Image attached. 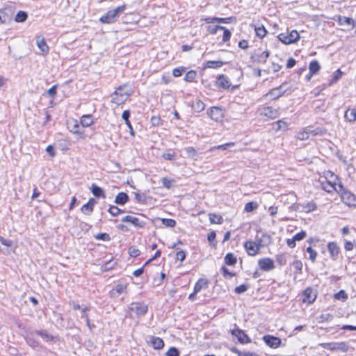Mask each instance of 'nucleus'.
<instances>
[{
    "mask_svg": "<svg viewBox=\"0 0 356 356\" xmlns=\"http://www.w3.org/2000/svg\"><path fill=\"white\" fill-rule=\"evenodd\" d=\"M185 151L190 157H193L197 154L196 149L193 147H188L185 149Z\"/></svg>",
    "mask_w": 356,
    "mask_h": 356,
    "instance_id": "60",
    "label": "nucleus"
},
{
    "mask_svg": "<svg viewBox=\"0 0 356 356\" xmlns=\"http://www.w3.org/2000/svg\"><path fill=\"white\" fill-rule=\"evenodd\" d=\"M13 11L10 6L0 9V22L1 24L9 23L12 20Z\"/></svg>",
    "mask_w": 356,
    "mask_h": 356,
    "instance_id": "14",
    "label": "nucleus"
},
{
    "mask_svg": "<svg viewBox=\"0 0 356 356\" xmlns=\"http://www.w3.org/2000/svg\"><path fill=\"white\" fill-rule=\"evenodd\" d=\"M133 194H134L135 200L138 202H144L145 201V196L144 194H142V193H140L138 192H134Z\"/></svg>",
    "mask_w": 356,
    "mask_h": 356,
    "instance_id": "59",
    "label": "nucleus"
},
{
    "mask_svg": "<svg viewBox=\"0 0 356 356\" xmlns=\"http://www.w3.org/2000/svg\"><path fill=\"white\" fill-rule=\"evenodd\" d=\"M231 333L233 336L236 337L241 343H248L250 342L249 337L240 329L232 330Z\"/></svg>",
    "mask_w": 356,
    "mask_h": 356,
    "instance_id": "19",
    "label": "nucleus"
},
{
    "mask_svg": "<svg viewBox=\"0 0 356 356\" xmlns=\"http://www.w3.org/2000/svg\"><path fill=\"white\" fill-rule=\"evenodd\" d=\"M258 264L260 268L264 271H269L275 268V264L273 259L270 258H263L259 260Z\"/></svg>",
    "mask_w": 356,
    "mask_h": 356,
    "instance_id": "17",
    "label": "nucleus"
},
{
    "mask_svg": "<svg viewBox=\"0 0 356 356\" xmlns=\"http://www.w3.org/2000/svg\"><path fill=\"white\" fill-rule=\"evenodd\" d=\"M334 297L335 299L341 300L342 301H345L348 299V295L343 290H341L338 293H335Z\"/></svg>",
    "mask_w": 356,
    "mask_h": 356,
    "instance_id": "51",
    "label": "nucleus"
},
{
    "mask_svg": "<svg viewBox=\"0 0 356 356\" xmlns=\"http://www.w3.org/2000/svg\"><path fill=\"white\" fill-rule=\"evenodd\" d=\"M332 19L337 21L339 25H343L346 24L348 25H351L353 28L356 27V22L350 17L337 15Z\"/></svg>",
    "mask_w": 356,
    "mask_h": 356,
    "instance_id": "23",
    "label": "nucleus"
},
{
    "mask_svg": "<svg viewBox=\"0 0 356 356\" xmlns=\"http://www.w3.org/2000/svg\"><path fill=\"white\" fill-rule=\"evenodd\" d=\"M316 298V293L311 289L307 288L303 293V302L308 304L312 303Z\"/></svg>",
    "mask_w": 356,
    "mask_h": 356,
    "instance_id": "24",
    "label": "nucleus"
},
{
    "mask_svg": "<svg viewBox=\"0 0 356 356\" xmlns=\"http://www.w3.org/2000/svg\"><path fill=\"white\" fill-rule=\"evenodd\" d=\"M149 343L156 350H160L164 346L163 341L159 337H152L149 339Z\"/></svg>",
    "mask_w": 356,
    "mask_h": 356,
    "instance_id": "29",
    "label": "nucleus"
},
{
    "mask_svg": "<svg viewBox=\"0 0 356 356\" xmlns=\"http://www.w3.org/2000/svg\"><path fill=\"white\" fill-rule=\"evenodd\" d=\"M306 251L309 254V259L312 262H315L317 257V252L316 250H313L311 247H308Z\"/></svg>",
    "mask_w": 356,
    "mask_h": 356,
    "instance_id": "55",
    "label": "nucleus"
},
{
    "mask_svg": "<svg viewBox=\"0 0 356 356\" xmlns=\"http://www.w3.org/2000/svg\"><path fill=\"white\" fill-rule=\"evenodd\" d=\"M339 189L337 191L341 201L350 209L356 208V195L350 191L343 187L342 184H339Z\"/></svg>",
    "mask_w": 356,
    "mask_h": 356,
    "instance_id": "4",
    "label": "nucleus"
},
{
    "mask_svg": "<svg viewBox=\"0 0 356 356\" xmlns=\"http://www.w3.org/2000/svg\"><path fill=\"white\" fill-rule=\"evenodd\" d=\"M179 353L176 348H170L166 353V356H179Z\"/></svg>",
    "mask_w": 356,
    "mask_h": 356,
    "instance_id": "64",
    "label": "nucleus"
},
{
    "mask_svg": "<svg viewBox=\"0 0 356 356\" xmlns=\"http://www.w3.org/2000/svg\"><path fill=\"white\" fill-rule=\"evenodd\" d=\"M309 127V135L310 136H322L326 133V130L325 129L317 127L316 129H312L311 126H308Z\"/></svg>",
    "mask_w": 356,
    "mask_h": 356,
    "instance_id": "40",
    "label": "nucleus"
},
{
    "mask_svg": "<svg viewBox=\"0 0 356 356\" xmlns=\"http://www.w3.org/2000/svg\"><path fill=\"white\" fill-rule=\"evenodd\" d=\"M129 199L126 193L120 192L115 196V202L118 204L124 205L129 201Z\"/></svg>",
    "mask_w": 356,
    "mask_h": 356,
    "instance_id": "33",
    "label": "nucleus"
},
{
    "mask_svg": "<svg viewBox=\"0 0 356 356\" xmlns=\"http://www.w3.org/2000/svg\"><path fill=\"white\" fill-rule=\"evenodd\" d=\"M277 127L275 128V131L280 130H286L288 128V123L284 120H278L276 122Z\"/></svg>",
    "mask_w": 356,
    "mask_h": 356,
    "instance_id": "53",
    "label": "nucleus"
},
{
    "mask_svg": "<svg viewBox=\"0 0 356 356\" xmlns=\"http://www.w3.org/2000/svg\"><path fill=\"white\" fill-rule=\"evenodd\" d=\"M28 17L27 13L24 11L20 10L19 11L15 17V21L16 22L22 23L26 20Z\"/></svg>",
    "mask_w": 356,
    "mask_h": 356,
    "instance_id": "46",
    "label": "nucleus"
},
{
    "mask_svg": "<svg viewBox=\"0 0 356 356\" xmlns=\"http://www.w3.org/2000/svg\"><path fill=\"white\" fill-rule=\"evenodd\" d=\"M186 68L184 66L174 68L172 71V76L174 77H179L186 71Z\"/></svg>",
    "mask_w": 356,
    "mask_h": 356,
    "instance_id": "50",
    "label": "nucleus"
},
{
    "mask_svg": "<svg viewBox=\"0 0 356 356\" xmlns=\"http://www.w3.org/2000/svg\"><path fill=\"white\" fill-rule=\"evenodd\" d=\"M36 44L38 49L40 50L41 54L43 56H47L49 52V47L47 44L45 39L42 35H38L36 38Z\"/></svg>",
    "mask_w": 356,
    "mask_h": 356,
    "instance_id": "16",
    "label": "nucleus"
},
{
    "mask_svg": "<svg viewBox=\"0 0 356 356\" xmlns=\"http://www.w3.org/2000/svg\"><path fill=\"white\" fill-rule=\"evenodd\" d=\"M321 188L327 193L337 192V186L341 184L340 178L331 170H324L318 178Z\"/></svg>",
    "mask_w": 356,
    "mask_h": 356,
    "instance_id": "1",
    "label": "nucleus"
},
{
    "mask_svg": "<svg viewBox=\"0 0 356 356\" xmlns=\"http://www.w3.org/2000/svg\"><path fill=\"white\" fill-rule=\"evenodd\" d=\"M27 343L32 348H36L40 346V343L34 339V333H30L26 338Z\"/></svg>",
    "mask_w": 356,
    "mask_h": 356,
    "instance_id": "41",
    "label": "nucleus"
},
{
    "mask_svg": "<svg viewBox=\"0 0 356 356\" xmlns=\"http://www.w3.org/2000/svg\"><path fill=\"white\" fill-rule=\"evenodd\" d=\"M319 346L332 351L339 350L346 353L349 350V346L346 342L322 343Z\"/></svg>",
    "mask_w": 356,
    "mask_h": 356,
    "instance_id": "10",
    "label": "nucleus"
},
{
    "mask_svg": "<svg viewBox=\"0 0 356 356\" xmlns=\"http://www.w3.org/2000/svg\"><path fill=\"white\" fill-rule=\"evenodd\" d=\"M35 334L40 336L43 340L47 342H49L53 339L52 336L49 334L46 330H37L35 332Z\"/></svg>",
    "mask_w": 356,
    "mask_h": 356,
    "instance_id": "44",
    "label": "nucleus"
},
{
    "mask_svg": "<svg viewBox=\"0 0 356 356\" xmlns=\"http://www.w3.org/2000/svg\"><path fill=\"white\" fill-rule=\"evenodd\" d=\"M69 131L78 139L86 140L88 138L85 128L76 120H73V125L69 127Z\"/></svg>",
    "mask_w": 356,
    "mask_h": 356,
    "instance_id": "9",
    "label": "nucleus"
},
{
    "mask_svg": "<svg viewBox=\"0 0 356 356\" xmlns=\"http://www.w3.org/2000/svg\"><path fill=\"white\" fill-rule=\"evenodd\" d=\"M210 119L217 122H222L225 118V109L220 106H211L207 111Z\"/></svg>",
    "mask_w": 356,
    "mask_h": 356,
    "instance_id": "8",
    "label": "nucleus"
},
{
    "mask_svg": "<svg viewBox=\"0 0 356 356\" xmlns=\"http://www.w3.org/2000/svg\"><path fill=\"white\" fill-rule=\"evenodd\" d=\"M162 157L165 159V160H168V161H172V160H175V157H176V154L175 152H172V153H163L162 154Z\"/></svg>",
    "mask_w": 356,
    "mask_h": 356,
    "instance_id": "63",
    "label": "nucleus"
},
{
    "mask_svg": "<svg viewBox=\"0 0 356 356\" xmlns=\"http://www.w3.org/2000/svg\"><path fill=\"white\" fill-rule=\"evenodd\" d=\"M173 180L168 179L167 177H163L161 179V182L164 187L166 188H170L172 186Z\"/></svg>",
    "mask_w": 356,
    "mask_h": 356,
    "instance_id": "58",
    "label": "nucleus"
},
{
    "mask_svg": "<svg viewBox=\"0 0 356 356\" xmlns=\"http://www.w3.org/2000/svg\"><path fill=\"white\" fill-rule=\"evenodd\" d=\"M191 107L195 112L200 113L205 108V104L199 99L192 102Z\"/></svg>",
    "mask_w": 356,
    "mask_h": 356,
    "instance_id": "32",
    "label": "nucleus"
},
{
    "mask_svg": "<svg viewBox=\"0 0 356 356\" xmlns=\"http://www.w3.org/2000/svg\"><path fill=\"white\" fill-rule=\"evenodd\" d=\"M232 352L237 354L238 356H259L256 353L250 351H240L236 348H233Z\"/></svg>",
    "mask_w": 356,
    "mask_h": 356,
    "instance_id": "49",
    "label": "nucleus"
},
{
    "mask_svg": "<svg viewBox=\"0 0 356 356\" xmlns=\"http://www.w3.org/2000/svg\"><path fill=\"white\" fill-rule=\"evenodd\" d=\"M97 204V201L95 200V199L91 197L88 200V202L84 204L81 208V211L82 213H83L84 215H90L93 210H94V207L95 205Z\"/></svg>",
    "mask_w": 356,
    "mask_h": 356,
    "instance_id": "18",
    "label": "nucleus"
},
{
    "mask_svg": "<svg viewBox=\"0 0 356 356\" xmlns=\"http://www.w3.org/2000/svg\"><path fill=\"white\" fill-rule=\"evenodd\" d=\"M259 205L256 202H247L244 206V211L246 212H252V211L257 209Z\"/></svg>",
    "mask_w": 356,
    "mask_h": 356,
    "instance_id": "47",
    "label": "nucleus"
},
{
    "mask_svg": "<svg viewBox=\"0 0 356 356\" xmlns=\"http://www.w3.org/2000/svg\"><path fill=\"white\" fill-rule=\"evenodd\" d=\"M251 26L254 29L256 36L259 39L262 40L267 35L268 31L264 25L256 26L252 24Z\"/></svg>",
    "mask_w": 356,
    "mask_h": 356,
    "instance_id": "26",
    "label": "nucleus"
},
{
    "mask_svg": "<svg viewBox=\"0 0 356 356\" xmlns=\"http://www.w3.org/2000/svg\"><path fill=\"white\" fill-rule=\"evenodd\" d=\"M264 342L270 348H278L281 344V340L278 337L271 335H266L263 337Z\"/></svg>",
    "mask_w": 356,
    "mask_h": 356,
    "instance_id": "20",
    "label": "nucleus"
},
{
    "mask_svg": "<svg viewBox=\"0 0 356 356\" xmlns=\"http://www.w3.org/2000/svg\"><path fill=\"white\" fill-rule=\"evenodd\" d=\"M140 250L135 246H131L129 249V254L132 257H136L140 254Z\"/></svg>",
    "mask_w": 356,
    "mask_h": 356,
    "instance_id": "57",
    "label": "nucleus"
},
{
    "mask_svg": "<svg viewBox=\"0 0 356 356\" xmlns=\"http://www.w3.org/2000/svg\"><path fill=\"white\" fill-rule=\"evenodd\" d=\"M127 286L124 284H118L112 291H111V296L113 298L118 297L121 293H125Z\"/></svg>",
    "mask_w": 356,
    "mask_h": 356,
    "instance_id": "34",
    "label": "nucleus"
},
{
    "mask_svg": "<svg viewBox=\"0 0 356 356\" xmlns=\"http://www.w3.org/2000/svg\"><path fill=\"white\" fill-rule=\"evenodd\" d=\"M343 72L338 69L337 70L332 74V79L330 80L328 83V86H332V84L337 83L342 76Z\"/></svg>",
    "mask_w": 356,
    "mask_h": 356,
    "instance_id": "42",
    "label": "nucleus"
},
{
    "mask_svg": "<svg viewBox=\"0 0 356 356\" xmlns=\"http://www.w3.org/2000/svg\"><path fill=\"white\" fill-rule=\"evenodd\" d=\"M328 251L332 258H336L339 254V247L336 243L330 242L327 245Z\"/></svg>",
    "mask_w": 356,
    "mask_h": 356,
    "instance_id": "38",
    "label": "nucleus"
},
{
    "mask_svg": "<svg viewBox=\"0 0 356 356\" xmlns=\"http://www.w3.org/2000/svg\"><path fill=\"white\" fill-rule=\"evenodd\" d=\"M202 22H204L206 24H231L236 22V18L231 16L228 17H207L201 19Z\"/></svg>",
    "mask_w": 356,
    "mask_h": 356,
    "instance_id": "11",
    "label": "nucleus"
},
{
    "mask_svg": "<svg viewBox=\"0 0 356 356\" xmlns=\"http://www.w3.org/2000/svg\"><path fill=\"white\" fill-rule=\"evenodd\" d=\"M236 261V257L232 253H227L225 257V262L227 265L233 266Z\"/></svg>",
    "mask_w": 356,
    "mask_h": 356,
    "instance_id": "45",
    "label": "nucleus"
},
{
    "mask_svg": "<svg viewBox=\"0 0 356 356\" xmlns=\"http://www.w3.org/2000/svg\"><path fill=\"white\" fill-rule=\"evenodd\" d=\"M15 247L13 241L7 240L0 236V251L4 254L14 252Z\"/></svg>",
    "mask_w": 356,
    "mask_h": 356,
    "instance_id": "13",
    "label": "nucleus"
},
{
    "mask_svg": "<svg viewBox=\"0 0 356 356\" xmlns=\"http://www.w3.org/2000/svg\"><path fill=\"white\" fill-rule=\"evenodd\" d=\"M151 124L154 127H159L162 124V120L159 115L152 116L150 119Z\"/></svg>",
    "mask_w": 356,
    "mask_h": 356,
    "instance_id": "54",
    "label": "nucleus"
},
{
    "mask_svg": "<svg viewBox=\"0 0 356 356\" xmlns=\"http://www.w3.org/2000/svg\"><path fill=\"white\" fill-rule=\"evenodd\" d=\"M277 39L282 43L289 45L297 42L300 39V33L296 30H291L288 33H281Z\"/></svg>",
    "mask_w": 356,
    "mask_h": 356,
    "instance_id": "6",
    "label": "nucleus"
},
{
    "mask_svg": "<svg viewBox=\"0 0 356 356\" xmlns=\"http://www.w3.org/2000/svg\"><path fill=\"white\" fill-rule=\"evenodd\" d=\"M234 145H235V143L229 142V143H225V144L213 146V147L210 148L209 151H213V150H215V149L225 150V149H227V147H233V146H234Z\"/></svg>",
    "mask_w": 356,
    "mask_h": 356,
    "instance_id": "48",
    "label": "nucleus"
},
{
    "mask_svg": "<svg viewBox=\"0 0 356 356\" xmlns=\"http://www.w3.org/2000/svg\"><path fill=\"white\" fill-rule=\"evenodd\" d=\"M90 191L92 195L97 198H105V192L101 187L98 186L95 184H92L90 187Z\"/></svg>",
    "mask_w": 356,
    "mask_h": 356,
    "instance_id": "27",
    "label": "nucleus"
},
{
    "mask_svg": "<svg viewBox=\"0 0 356 356\" xmlns=\"http://www.w3.org/2000/svg\"><path fill=\"white\" fill-rule=\"evenodd\" d=\"M285 92V90H282V86L274 88L271 89L268 93L267 95L270 96L273 99H276L282 96Z\"/></svg>",
    "mask_w": 356,
    "mask_h": 356,
    "instance_id": "30",
    "label": "nucleus"
},
{
    "mask_svg": "<svg viewBox=\"0 0 356 356\" xmlns=\"http://www.w3.org/2000/svg\"><path fill=\"white\" fill-rule=\"evenodd\" d=\"M126 84L118 86L113 92L111 102L116 106H121L125 104L131 96V92L125 91Z\"/></svg>",
    "mask_w": 356,
    "mask_h": 356,
    "instance_id": "5",
    "label": "nucleus"
},
{
    "mask_svg": "<svg viewBox=\"0 0 356 356\" xmlns=\"http://www.w3.org/2000/svg\"><path fill=\"white\" fill-rule=\"evenodd\" d=\"M79 123L84 128H87L95 124V120L91 114L83 115L79 119Z\"/></svg>",
    "mask_w": 356,
    "mask_h": 356,
    "instance_id": "25",
    "label": "nucleus"
},
{
    "mask_svg": "<svg viewBox=\"0 0 356 356\" xmlns=\"http://www.w3.org/2000/svg\"><path fill=\"white\" fill-rule=\"evenodd\" d=\"M238 46L240 49L246 50L249 48V42L247 40H241L238 43Z\"/></svg>",
    "mask_w": 356,
    "mask_h": 356,
    "instance_id": "62",
    "label": "nucleus"
},
{
    "mask_svg": "<svg viewBox=\"0 0 356 356\" xmlns=\"http://www.w3.org/2000/svg\"><path fill=\"white\" fill-rule=\"evenodd\" d=\"M94 237L95 238V239L99 241L102 240L104 241H108L111 240V237L109 234H108L107 233H99L95 234Z\"/></svg>",
    "mask_w": 356,
    "mask_h": 356,
    "instance_id": "52",
    "label": "nucleus"
},
{
    "mask_svg": "<svg viewBox=\"0 0 356 356\" xmlns=\"http://www.w3.org/2000/svg\"><path fill=\"white\" fill-rule=\"evenodd\" d=\"M308 130H309V127H307L300 129L296 134V138L300 140H307L309 138Z\"/></svg>",
    "mask_w": 356,
    "mask_h": 356,
    "instance_id": "39",
    "label": "nucleus"
},
{
    "mask_svg": "<svg viewBox=\"0 0 356 356\" xmlns=\"http://www.w3.org/2000/svg\"><path fill=\"white\" fill-rule=\"evenodd\" d=\"M321 68L319 62L317 60H312L309 64V71L310 76L318 74Z\"/></svg>",
    "mask_w": 356,
    "mask_h": 356,
    "instance_id": "28",
    "label": "nucleus"
},
{
    "mask_svg": "<svg viewBox=\"0 0 356 356\" xmlns=\"http://www.w3.org/2000/svg\"><path fill=\"white\" fill-rule=\"evenodd\" d=\"M216 236V232L213 231L209 232L207 235V239L213 247L216 245V242L215 241Z\"/></svg>",
    "mask_w": 356,
    "mask_h": 356,
    "instance_id": "56",
    "label": "nucleus"
},
{
    "mask_svg": "<svg viewBox=\"0 0 356 356\" xmlns=\"http://www.w3.org/2000/svg\"><path fill=\"white\" fill-rule=\"evenodd\" d=\"M129 309L137 315H144L147 311V307L145 304L132 303L129 307Z\"/></svg>",
    "mask_w": 356,
    "mask_h": 356,
    "instance_id": "22",
    "label": "nucleus"
},
{
    "mask_svg": "<svg viewBox=\"0 0 356 356\" xmlns=\"http://www.w3.org/2000/svg\"><path fill=\"white\" fill-rule=\"evenodd\" d=\"M259 111L260 115L265 117L266 120H273L279 115V111L272 106L260 107Z\"/></svg>",
    "mask_w": 356,
    "mask_h": 356,
    "instance_id": "12",
    "label": "nucleus"
},
{
    "mask_svg": "<svg viewBox=\"0 0 356 356\" xmlns=\"http://www.w3.org/2000/svg\"><path fill=\"white\" fill-rule=\"evenodd\" d=\"M206 30L208 35H215L218 31H222L221 41L220 42L219 44H225L227 46H229V41L232 38V32L227 27L220 24L208 25Z\"/></svg>",
    "mask_w": 356,
    "mask_h": 356,
    "instance_id": "3",
    "label": "nucleus"
},
{
    "mask_svg": "<svg viewBox=\"0 0 356 356\" xmlns=\"http://www.w3.org/2000/svg\"><path fill=\"white\" fill-rule=\"evenodd\" d=\"M216 85L218 88L228 90L231 87L229 78L225 74H220L218 76Z\"/></svg>",
    "mask_w": 356,
    "mask_h": 356,
    "instance_id": "21",
    "label": "nucleus"
},
{
    "mask_svg": "<svg viewBox=\"0 0 356 356\" xmlns=\"http://www.w3.org/2000/svg\"><path fill=\"white\" fill-rule=\"evenodd\" d=\"M225 64L221 60H208L204 63V68L217 69L222 67Z\"/></svg>",
    "mask_w": 356,
    "mask_h": 356,
    "instance_id": "37",
    "label": "nucleus"
},
{
    "mask_svg": "<svg viewBox=\"0 0 356 356\" xmlns=\"http://www.w3.org/2000/svg\"><path fill=\"white\" fill-rule=\"evenodd\" d=\"M344 118L350 122L356 121V108H348L345 112Z\"/></svg>",
    "mask_w": 356,
    "mask_h": 356,
    "instance_id": "31",
    "label": "nucleus"
},
{
    "mask_svg": "<svg viewBox=\"0 0 356 356\" xmlns=\"http://www.w3.org/2000/svg\"><path fill=\"white\" fill-rule=\"evenodd\" d=\"M302 207L304 211L307 213L314 211L317 208L316 204L314 201L305 203Z\"/></svg>",
    "mask_w": 356,
    "mask_h": 356,
    "instance_id": "43",
    "label": "nucleus"
},
{
    "mask_svg": "<svg viewBox=\"0 0 356 356\" xmlns=\"http://www.w3.org/2000/svg\"><path fill=\"white\" fill-rule=\"evenodd\" d=\"M270 54V52L269 50L266 49L262 51L261 48H259L252 53L250 60L254 64L264 65L266 63Z\"/></svg>",
    "mask_w": 356,
    "mask_h": 356,
    "instance_id": "7",
    "label": "nucleus"
},
{
    "mask_svg": "<svg viewBox=\"0 0 356 356\" xmlns=\"http://www.w3.org/2000/svg\"><path fill=\"white\" fill-rule=\"evenodd\" d=\"M244 248L250 256H255L260 250V244L249 241L244 243Z\"/></svg>",
    "mask_w": 356,
    "mask_h": 356,
    "instance_id": "15",
    "label": "nucleus"
},
{
    "mask_svg": "<svg viewBox=\"0 0 356 356\" xmlns=\"http://www.w3.org/2000/svg\"><path fill=\"white\" fill-rule=\"evenodd\" d=\"M197 76V71L194 70H191L186 72L184 76V80L187 83H193L195 81Z\"/></svg>",
    "mask_w": 356,
    "mask_h": 356,
    "instance_id": "35",
    "label": "nucleus"
},
{
    "mask_svg": "<svg viewBox=\"0 0 356 356\" xmlns=\"http://www.w3.org/2000/svg\"><path fill=\"white\" fill-rule=\"evenodd\" d=\"M108 211L113 216H116L121 213V210L116 206H111Z\"/></svg>",
    "mask_w": 356,
    "mask_h": 356,
    "instance_id": "61",
    "label": "nucleus"
},
{
    "mask_svg": "<svg viewBox=\"0 0 356 356\" xmlns=\"http://www.w3.org/2000/svg\"><path fill=\"white\" fill-rule=\"evenodd\" d=\"M209 282L206 279L201 278L195 284L194 286L195 293H197L202 289H206L208 286Z\"/></svg>",
    "mask_w": 356,
    "mask_h": 356,
    "instance_id": "36",
    "label": "nucleus"
},
{
    "mask_svg": "<svg viewBox=\"0 0 356 356\" xmlns=\"http://www.w3.org/2000/svg\"><path fill=\"white\" fill-rule=\"evenodd\" d=\"M127 9V4L123 3L117 6L115 8L108 10L106 13L99 18V22L104 24H113L117 21V19Z\"/></svg>",
    "mask_w": 356,
    "mask_h": 356,
    "instance_id": "2",
    "label": "nucleus"
}]
</instances>
